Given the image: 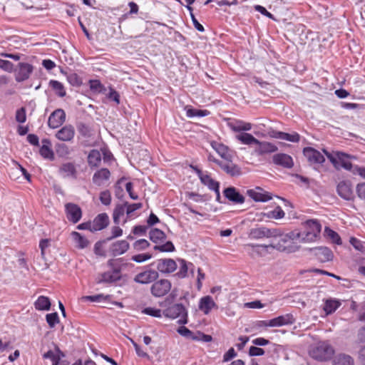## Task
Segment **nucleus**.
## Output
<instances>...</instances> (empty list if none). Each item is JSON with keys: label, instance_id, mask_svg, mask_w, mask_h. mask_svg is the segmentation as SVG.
<instances>
[{"label": "nucleus", "instance_id": "obj_1", "mask_svg": "<svg viewBox=\"0 0 365 365\" xmlns=\"http://www.w3.org/2000/svg\"><path fill=\"white\" fill-rule=\"evenodd\" d=\"M309 354L312 358L323 361L331 359L334 350L328 342L320 341L309 349Z\"/></svg>", "mask_w": 365, "mask_h": 365}, {"label": "nucleus", "instance_id": "obj_2", "mask_svg": "<svg viewBox=\"0 0 365 365\" xmlns=\"http://www.w3.org/2000/svg\"><path fill=\"white\" fill-rule=\"evenodd\" d=\"M163 314L171 319L178 318V323L180 324H186L188 322L187 310L181 303H176L167 307L163 311Z\"/></svg>", "mask_w": 365, "mask_h": 365}, {"label": "nucleus", "instance_id": "obj_3", "mask_svg": "<svg viewBox=\"0 0 365 365\" xmlns=\"http://www.w3.org/2000/svg\"><path fill=\"white\" fill-rule=\"evenodd\" d=\"M172 288V283L167 279L155 280L150 287V293L155 297H163L168 294Z\"/></svg>", "mask_w": 365, "mask_h": 365}, {"label": "nucleus", "instance_id": "obj_4", "mask_svg": "<svg viewBox=\"0 0 365 365\" xmlns=\"http://www.w3.org/2000/svg\"><path fill=\"white\" fill-rule=\"evenodd\" d=\"M158 272L155 269H149L148 266L144 271L138 273L134 277L133 280L138 284H147L154 282L158 279Z\"/></svg>", "mask_w": 365, "mask_h": 365}, {"label": "nucleus", "instance_id": "obj_5", "mask_svg": "<svg viewBox=\"0 0 365 365\" xmlns=\"http://www.w3.org/2000/svg\"><path fill=\"white\" fill-rule=\"evenodd\" d=\"M34 71V66L28 63L20 62L15 69V80L16 82H24L28 80Z\"/></svg>", "mask_w": 365, "mask_h": 365}, {"label": "nucleus", "instance_id": "obj_6", "mask_svg": "<svg viewBox=\"0 0 365 365\" xmlns=\"http://www.w3.org/2000/svg\"><path fill=\"white\" fill-rule=\"evenodd\" d=\"M152 264H155L158 272L163 274L173 273L177 269L176 262L170 258L157 259Z\"/></svg>", "mask_w": 365, "mask_h": 365}, {"label": "nucleus", "instance_id": "obj_7", "mask_svg": "<svg viewBox=\"0 0 365 365\" xmlns=\"http://www.w3.org/2000/svg\"><path fill=\"white\" fill-rule=\"evenodd\" d=\"M336 191L338 195L345 200H353L354 198L353 186L349 180L340 181L337 185Z\"/></svg>", "mask_w": 365, "mask_h": 365}, {"label": "nucleus", "instance_id": "obj_8", "mask_svg": "<svg viewBox=\"0 0 365 365\" xmlns=\"http://www.w3.org/2000/svg\"><path fill=\"white\" fill-rule=\"evenodd\" d=\"M121 279V270L114 269L103 272L99 274L97 279L98 284H112Z\"/></svg>", "mask_w": 365, "mask_h": 365}, {"label": "nucleus", "instance_id": "obj_9", "mask_svg": "<svg viewBox=\"0 0 365 365\" xmlns=\"http://www.w3.org/2000/svg\"><path fill=\"white\" fill-rule=\"evenodd\" d=\"M66 217L68 221L76 224L82 217V210L81 207L74 203H67L65 205Z\"/></svg>", "mask_w": 365, "mask_h": 365}, {"label": "nucleus", "instance_id": "obj_10", "mask_svg": "<svg viewBox=\"0 0 365 365\" xmlns=\"http://www.w3.org/2000/svg\"><path fill=\"white\" fill-rule=\"evenodd\" d=\"M303 154L311 164H322L325 161L324 156L319 150L311 147L304 148Z\"/></svg>", "mask_w": 365, "mask_h": 365}, {"label": "nucleus", "instance_id": "obj_11", "mask_svg": "<svg viewBox=\"0 0 365 365\" xmlns=\"http://www.w3.org/2000/svg\"><path fill=\"white\" fill-rule=\"evenodd\" d=\"M58 174L63 178H77V169L74 163L66 162L61 165L58 170Z\"/></svg>", "mask_w": 365, "mask_h": 365}, {"label": "nucleus", "instance_id": "obj_12", "mask_svg": "<svg viewBox=\"0 0 365 365\" xmlns=\"http://www.w3.org/2000/svg\"><path fill=\"white\" fill-rule=\"evenodd\" d=\"M220 168L230 177H238L242 175L241 168L232 162V159L222 161Z\"/></svg>", "mask_w": 365, "mask_h": 365}, {"label": "nucleus", "instance_id": "obj_13", "mask_svg": "<svg viewBox=\"0 0 365 365\" xmlns=\"http://www.w3.org/2000/svg\"><path fill=\"white\" fill-rule=\"evenodd\" d=\"M66 120V113L63 109L55 110L49 116L48 125L51 128H57L61 126Z\"/></svg>", "mask_w": 365, "mask_h": 365}, {"label": "nucleus", "instance_id": "obj_14", "mask_svg": "<svg viewBox=\"0 0 365 365\" xmlns=\"http://www.w3.org/2000/svg\"><path fill=\"white\" fill-rule=\"evenodd\" d=\"M129 247L130 245L126 240H118L110 245L108 251L111 256L117 257L125 253Z\"/></svg>", "mask_w": 365, "mask_h": 365}, {"label": "nucleus", "instance_id": "obj_15", "mask_svg": "<svg viewBox=\"0 0 365 365\" xmlns=\"http://www.w3.org/2000/svg\"><path fill=\"white\" fill-rule=\"evenodd\" d=\"M256 145L254 153L257 155L272 153L278 150V148L274 144L267 141H260L258 140V143H256Z\"/></svg>", "mask_w": 365, "mask_h": 365}, {"label": "nucleus", "instance_id": "obj_16", "mask_svg": "<svg viewBox=\"0 0 365 365\" xmlns=\"http://www.w3.org/2000/svg\"><path fill=\"white\" fill-rule=\"evenodd\" d=\"M224 196L234 204H242L245 199L235 187H228L223 190Z\"/></svg>", "mask_w": 365, "mask_h": 365}, {"label": "nucleus", "instance_id": "obj_17", "mask_svg": "<svg viewBox=\"0 0 365 365\" xmlns=\"http://www.w3.org/2000/svg\"><path fill=\"white\" fill-rule=\"evenodd\" d=\"M262 190L257 187L255 189H250L247 190V195L255 202H267L272 199L271 195L267 192H262Z\"/></svg>", "mask_w": 365, "mask_h": 365}, {"label": "nucleus", "instance_id": "obj_18", "mask_svg": "<svg viewBox=\"0 0 365 365\" xmlns=\"http://www.w3.org/2000/svg\"><path fill=\"white\" fill-rule=\"evenodd\" d=\"M272 162L284 168H291L294 165L292 158L285 153H277L272 156Z\"/></svg>", "mask_w": 365, "mask_h": 365}, {"label": "nucleus", "instance_id": "obj_19", "mask_svg": "<svg viewBox=\"0 0 365 365\" xmlns=\"http://www.w3.org/2000/svg\"><path fill=\"white\" fill-rule=\"evenodd\" d=\"M109 224V217L106 213L98 214L93 221L91 226L93 232L100 231L106 228Z\"/></svg>", "mask_w": 365, "mask_h": 365}, {"label": "nucleus", "instance_id": "obj_20", "mask_svg": "<svg viewBox=\"0 0 365 365\" xmlns=\"http://www.w3.org/2000/svg\"><path fill=\"white\" fill-rule=\"evenodd\" d=\"M75 135V129L71 125H66L58 130L55 135L57 139L61 141H71Z\"/></svg>", "mask_w": 365, "mask_h": 365}, {"label": "nucleus", "instance_id": "obj_21", "mask_svg": "<svg viewBox=\"0 0 365 365\" xmlns=\"http://www.w3.org/2000/svg\"><path fill=\"white\" fill-rule=\"evenodd\" d=\"M198 307L205 314H208L213 308L217 309V305L212 297L207 295L200 299Z\"/></svg>", "mask_w": 365, "mask_h": 365}, {"label": "nucleus", "instance_id": "obj_22", "mask_svg": "<svg viewBox=\"0 0 365 365\" xmlns=\"http://www.w3.org/2000/svg\"><path fill=\"white\" fill-rule=\"evenodd\" d=\"M210 145L217 154L224 159V160L232 159V155L231 154L229 148L225 145L217 141H212Z\"/></svg>", "mask_w": 365, "mask_h": 365}, {"label": "nucleus", "instance_id": "obj_23", "mask_svg": "<svg viewBox=\"0 0 365 365\" xmlns=\"http://www.w3.org/2000/svg\"><path fill=\"white\" fill-rule=\"evenodd\" d=\"M295 322V319L292 314H286L271 319L270 324L272 327L291 325Z\"/></svg>", "mask_w": 365, "mask_h": 365}, {"label": "nucleus", "instance_id": "obj_24", "mask_svg": "<svg viewBox=\"0 0 365 365\" xmlns=\"http://www.w3.org/2000/svg\"><path fill=\"white\" fill-rule=\"evenodd\" d=\"M227 126L234 132L249 131L252 129L250 123L237 119L229 121Z\"/></svg>", "mask_w": 365, "mask_h": 365}, {"label": "nucleus", "instance_id": "obj_25", "mask_svg": "<svg viewBox=\"0 0 365 365\" xmlns=\"http://www.w3.org/2000/svg\"><path fill=\"white\" fill-rule=\"evenodd\" d=\"M314 252L317 259L322 262H329L333 259L331 250L327 247H315Z\"/></svg>", "mask_w": 365, "mask_h": 365}, {"label": "nucleus", "instance_id": "obj_26", "mask_svg": "<svg viewBox=\"0 0 365 365\" xmlns=\"http://www.w3.org/2000/svg\"><path fill=\"white\" fill-rule=\"evenodd\" d=\"M110 177V173L107 168H101L97 170L93 175V182L98 186H101L103 182L108 180Z\"/></svg>", "mask_w": 365, "mask_h": 365}, {"label": "nucleus", "instance_id": "obj_27", "mask_svg": "<svg viewBox=\"0 0 365 365\" xmlns=\"http://www.w3.org/2000/svg\"><path fill=\"white\" fill-rule=\"evenodd\" d=\"M42 145L40 148L39 153L45 159L53 160L54 159V153L51 148V141L44 138L41 141Z\"/></svg>", "mask_w": 365, "mask_h": 365}, {"label": "nucleus", "instance_id": "obj_28", "mask_svg": "<svg viewBox=\"0 0 365 365\" xmlns=\"http://www.w3.org/2000/svg\"><path fill=\"white\" fill-rule=\"evenodd\" d=\"M149 238L153 243L160 245L165 241L167 236L161 230L153 228L149 232Z\"/></svg>", "mask_w": 365, "mask_h": 365}, {"label": "nucleus", "instance_id": "obj_29", "mask_svg": "<svg viewBox=\"0 0 365 365\" xmlns=\"http://www.w3.org/2000/svg\"><path fill=\"white\" fill-rule=\"evenodd\" d=\"M101 163V154L96 149L91 150L88 155V163L91 168H98Z\"/></svg>", "mask_w": 365, "mask_h": 365}, {"label": "nucleus", "instance_id": "obj_30", "mask_svg": "<svg viewBox=\"0 0 365 365\" xmlns=\"http://www.w3.org/2000/svg\"><path fill=\"white\" fill-rule=\"evenodd\" d=\"M274 137L278 139L287 140L292 143H298L300 140V135L297 132L292 133H287L282 131H277Z\"/></svg>", "mask_w": 365, "mask_h": 365}, {"label": "nucleus", "instance_id": "obj_31", "mask_svg": "<svg viewBox=\"0 0 365 365\" xmlns=\"http://www.w3.org/2000/svg\"><path fill=\"white\" fill-rule=\"evenodd\" d=\"M340 300L336 299H329L324 302V310L327 315L334 313L340 306Z\"/></svg>", "mask_w": 365, "mask_h": 365}, {"label": "nucleus", "instance_id": "obj_32", "mask_svg": "<svg viewBox=\"0 0 365 365\" xmlns=\"http://www.w3.org/2000/svg\"><path fill=\"white\" fill-rule=\"evenodd\" d=\"M71 235L78 248L84 249L89 245V241L81 233L73 231Z\"/></svg>", "mask_w": 365, "mask_h": 365}, {"label": "nucleus", "instance_id": "obj_33", "mask_svg": "<svg viewBox=\"0 0 365 365\" xmlns=\"http://www.w3.org/2000/svg\"><path fill=\"white\" fill-rule=\"evenodd\" d=\"M180 268L178 272L175 274L179 279L185 278L187 276V272L190 266H192V262H188L183 259H179Z\"/></svg>", "mask_w": 365, "mask_h": 365}, {"label": "nucleus", "instance_id": "obj_34", "mask_svg": "<svg viewBox=\"0 0 365 365\" xmlns=\"http://www.w3.org/2000/svg\"><path fill=\"white\" fill-rule=\"evenodd\" d=\"M36 309L39 311H48L51 308V302L48 297L39 296L34 302Z\"/></svg>", "mask_w": 365, "mask_h": 365}, {"label": "nucleus", "instance_id": "obj_35", "mask_svg": "<svg viewBox=\"0 0 365 365\" xmlns=\"http://www.w3.org/2000/svg\"><path fill=\"white\" fill-rule=\"evenodd\" d=\"M333 365H354V361L348 354H339L334 357Z\"/></svg>", "mask_w": 365, "mask_h": 365}, {"label": "nucleus", "instance_id": "obj_36", "mask_svg": "<svg viewBox=\"0 0 365 365\" xmlns=\"http://www.w3.org/2000/svg\"><path fill=\"white\" fill-rule=\"evenodd\" d=\"M236 139L241 142V143L247 145H251L252 144L256 145L258 143V139L255 138L252 134L243 132L236 135Z\"/></svg>", "mask_w": 365, "mask_h": 365}, {"label": "nucleus", "instance_id": "obj_37", "mask_svg": "<svg viewBox=\"0 0 365 365\" xmlns=\"http://www.w3.org/2000/svg\"><path fill=\"white\" fill-rule=\"evenodd\" d=\"M185 110H186V115L188 118L205 117L210 114V112L207 110L195 109L190 106H185Z\"/></svg>", "mask_w": 365, "mask_h": 365}, {"label": "nucleus", "instance_id": "obj_38", "mask_svg": "<svg viewBox=\"0 0 365 365\" xmlns=\"http://www.w3.org/2000/svg\"><path fill=\"white\" fill-rule=\"evenodd\" d=\"M304 228L312 233L319 235L321 232L322 226L317 220H309L305 222Z\"/></svg>", "mask_w": 365, "mask_h": 365}, {"label": "nucleus", "instance_id": "obj_39", "mask_svg": "<svg viewBox=\"0 0 365 365\" xmlns=\"http://www.w3.org/2000/svg\"><path fill=\"white\" fill-rule=\"evenodd\" d=\"M250 237L255 240H259L264 237L267 238V227H259L252 228L250 232Z\"/></svg>", "mask_w": 365, "mask_h": 365}, {"label": "nucleus", "instance_id": "obj_40", "mask_svg": "<svg viewBox=\"0 0 365 365\" xmlns=\"http://www.w3.org/2000/svg\"><path fill=\"white\" fill-rule=\"evenodd\" d=\"M318 235L312 233L305 228L303 231L296 233L297 239H299L302 242H308L314 241Z\"/></svg>", "mask_w": 365, "mask_h": 365}, {"label": "nucleus", "instance_id": "obj_41", "mask_svg": "<svg viewBox=\"0 0 365 365\" xmlns=\"http://www.w3.org/2000/svg\"><path fill=\"white\" fill-rule=\"evenodd\" d=\"M49 86L58 96L64 97L66 95L64 86L61 82L56 80H51L49 81Z\"/></svg>", "mask_w": 365, "mask_h": 365}, {"label": "nucleus", "instance_id": "obj_42", "mask_svg": "<svg viewBox=\"0 0 365 365\" xmlns=\"http://www.w3.org/2000/svg\"><path fill=\"white\" fill-rule=\"evenodd\" d=\"M252 344L255 346H265L271 344L274 351H278L282 349V346L276 344L271 343L268 339L262 337H258L252 341Z\"/></svg>", "mask_w": 365, "mask_h": 365}, {"label": "nucleus", "instance_id": "obj_43", "mask_svg": "<svg viewBox=\"0 0 365 365\" xmlns=\"http://www.w3.org/2000/svg\"><path fill=\"white\" fill-rule=\"evenodd\" d=\"M153 249L155 251L161 252H172L175 250V246L171 241H167L165 243L163 242L160 245H155Z\"/></svg>", "mask_w": 365, "mask_h": 365}, {"label": "nucleus", "instance_id": "obj_44", "mask_svg": "<svg viewBox=\"0 0 365 365\" xmlns=\"http://www.w3.org/2000/svg\"><path fill=\"white\" fill-rule=\"evenodd\" d=\"M127 205V202L124 205H117L113 210V222L115 224H119L120 217L123 216L125 211V207Z\"/></svg>", "mask_w": 365, "mask_h": 365}, {"label": "nucleus", "instance_id": "obj_45", "mask_svg": "<svg viewBox=\"0 0 365 365\" xmlns=\"http://www.w3.org/2000/svg\"><path fill=\"white\" fill-rule=\"evenodd\" d=\"M56 152L60 158H67L71 154V150L64 143H57L56 145Z\"/></svg>", "mask_w": 365, "mask_h": 365}, {"label": "nucleus", "instance_id": "obj_46", "mask_svg": "<svg viewBox=\"0 0 365 365\" xmlns=\"http://www.w3.org/2000/svg\"><path fill=\"white\" fill-rule=\"evenodd\" d=\"M324 232L327 237L331 239L334 243L336 245H341L342 243L340 236L334 230L326 227Z\"/></svg>", "mask_w": 365, "mask_h": 365}, {"label": "nucleus", "instance_id": "obj_47", "mask_svg": "<svg viewBox=\"0 0 365 365\" xmlns=\"http://www.w3.org/2000/svg\"><path fill=\"white\" fill-rule=\"evenodd\" d=\"M200 182L210 190H214L217 186L220 185V182L213 180L209 174H207Z\"/></svg>", "mask_w": 365, "mask_h": 365}, {"label": "nucleus", "instance_id": "obj_48", "mask_svg": "<svg viewBox=\"0 0 365 365\" xmlns=\"http://www.w3.org/2000/svg\"><path fill=\"white\" fill-rule=\"evenodd\" d=\"M88 85L91 91L95 93H102L105 90L104 86L99 80H90Z\"/></svg>", "mask_w": 365, "mask_h": 365}, {"label": "nucleus", "instance_id": "obj_49", "mask_svg": "<svg viewBox=\"0 0 365 365\" xmlns=\"http://www.w3.org/2000/svg\"><path fill=\"white\" fill-rule=\"evenodd\" d=\"M150 245V242L145 240V239H140L138 240H136L133 244V247L135 251L140 252L146 250L148 247H149Z\"/></svg>", "mask_w": 365, "mask_h": 365}, {"label": "nucleus", "instance_id": "obj_50", "mask_svg": "<svg viewBox=\"0 0 365 365\" xmlns=\"http://www.w3.org/2000/svg\"><path fill=\"white\" fill-rule=\"evenodd\" d=\"M46 320L50 328H53L57 324L59 323V317L57 312L47 314L46 315Z\"/></svg>", "mask_w": 365, "mask_h": 365}, {"label": "nucleus", "instance_id": "obj_51", "mask_svg": "<svg viewBox=\"0 0 365 365\" xmlns=\"http://www.w3.org/2000/svg\"><path fill=\"white\" fill-rule=\"evenodd\" d=\"M142 312L145 314L157 317V318H161L163 314V311L160 309L154 308V307H146L143 309Z\"/></svg>", "mask_w": 365, "mask_h": 365}, {"label": "nucleus", "instance_id": "obj_52", "mask_svg": "<svg viewBox=\"0 0 365 365\" xmlns=\"http://www.w3.org/2000/svg\"><path fill=\"white\" fill-rule=\"evenodd\" d=\"M339 160L341 161V166L346 170H351L352 168V164L350 161L344 159L347 158L348 155L343 153H339L337 154Z\"/></svg>", "mask_w": 365, "mask_h": 365}, {"label": "nucleus", "instance_id": "obj_53", "mask_svg": "<svg viewBox=\"0 0 365 365\" xmlns=\"http://www.w3.org/2000/svg\"><path fill=\"white\" fill-rule=\"evenodd\" d=\"M68 83L73 86H80L82 84L81 78L76 73H71L67 76Z\"/></svg>", "mask_w": 365, "mask_h": 365}, {"label": "nucleus", "instance_id": "obj_54", "mask_svg": "<svg viewBox=\"0 0 365 365\" xmlns=\"http://www.w3.org/2000/svg\"><path fill=\"white\" fill-rule=\"evenodd\" d=\"M284 212L281 207L277 206L276 208L267 213L268 217H272L274 219H282L284 217Z\"/></svg>", "mask_w": 365, "mask_h": 365}, {"label": "nucleus", "instance_id": "obj_55", "mask_svg": "<svg viewBox=\"0 0 365 365\" xmlns=\"http://www.w3.org/2000/svg\"><path fill=\"white\" fill-rule=\"evenodd\" d=\"M128 6L130 7V11L127 14H123L120 19L119 22H121V21L125 20L128 15L130 14H136L138 12V6L136 3L131 1L128 3Z\"/></svg>", "mask_w": 365, "mask_h": 365}, {"label": "nucleus", "instance_id": "obj_56", "mask_svg": "<svg viewBox=\"0 0 365 365\" xmlns=\"http://www.w3.org/2000/svg\"><path fill=\"white\" fill-rule=\"evenodd\" d=\"M152 258L150 253H142L132 256L131 259L135 262L141 263Z\"/></svg>", "mask_w": 365, "mask_h": 365}, {"label": "nucleus", "instance_id": "obj_57", "mask_svg": "<svg viewBox=\"0 0 365 365\" xmlns=\"http://www.w3.org/2000/svg\"><path fill=\"white\" fill-rule=\"evenodd\" d=\"M357 197L365 202V182L359 183L356 187Z\"/></svg>", "mask_w": 365, "mask_h": 365}, {"label": "nucleus", "instance_id": "obj_58", "mask_svg": "<svg viewBox=\"0 0 365 365\" xmlns=\"http://www.w3.org/2000/svg\"><path fill=\"white\" fill-rule=\"evenodd\" d=\"M107 242L106 239L102 241L97 242L94 245V252L96 255L106 256L104 250L103 249V245Z\"/></svg>", "mask_w": 365, "mask_h": 365}, {"label": "nucleus", "instance_id": "obj_59", "mask_svg": "<svg viewBox=\"0 0 365 365\" xmlns=\"http://www.w3.org/2000/svg\"><path fill=\"white\" fill-rule=\"evenodd\" d=\"M100 200L104 205H109L111 202V195L108 190H105L100 194Z\"/></svg>", "mask_w": 365, "mask_h": 365}, {"label": "nucleus", "instance_id": "obj_60", "mask_svg": "<svg viewBox=\"0 0 365 365\" xmlns=\"http://www.w3.org/2000/svg\"><path fill=\"white\" fill-rule=\"evenodd\" d=\"M16 120L20 123H23L26 120V109L22 107L16 112Z\"/></svg>", "mask_w": 365, "mask_h": 365}, {"label": "nucleus", "instance_id": "obj_61", "mask_svg": "<svg viewBox=\"0 0 365 365\" xmlns=\"http://www.w3.org/2000/svg\"><path fill=\"white\" fill-rule=\"evenodd\" d=\"M265 351L263 349L257 347V346H252L250 347L249 355L251 356H263Z\"/></svg>", "mask_w": 365, "mask_h": 365}, {"label": "nucleus", "instance_id": "obj_62", "mask_svg": "<svg viewBox=\"0 0 365 365\" xmlns=\"http://www.w3.org/2000/svg\"><path fill=\"white\" fill-rule=\"evenodd\" d=\"M0 68L11 73L14 70V64L9 61L0 58Z\"/></svg>", "mask_w": 365, "mask_h": 365}, {"label": "nucleus", "instance_id": "obj_63", "mask_svg": "<svg viewBox=\"0 0 365 365\" xmlns=\"http://www.w3.org/2000/svg\"><path fill=\"white\" fill-rule=\"evenodd\" d=\"M107 97L110 101H114L116 104L120 103V95L113 88H110V91H109L108 94L107 95Z\"/></svg>", "mask_w": 365, "mask_h": 365}, {"label": "nucleus", "instance_id": "obj_64", "mask_svg": "<svg viewBox=\"0 0 365 365\" xmlns=\"http://www.w3.org/2000/svg\"><path fill=\"white\" fill-rule=\"evenodd\" d=\"M148 230V226L136 225L133 227L132 232L135 235H144Z\"/></svg>", "mask_w": 365, "mask_h": 365}]
</instances>
